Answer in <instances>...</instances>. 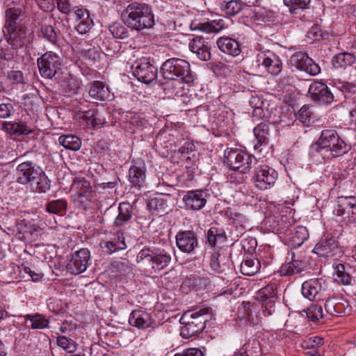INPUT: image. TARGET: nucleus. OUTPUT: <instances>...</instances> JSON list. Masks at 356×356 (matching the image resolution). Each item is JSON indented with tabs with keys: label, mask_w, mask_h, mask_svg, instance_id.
<instances>
[{
	"label": "nucleus",
	"mask_w": 356,
	"mask_h": 356,
	"mask_svg": "<svg viewBox=\"0 0 356 356\" xmlns=\"http://www.w3.org/2000/svg\"><path fill=\"white\" fill-rule=\"evenodd\" d=\"M348 149L335 130L324 129L318 141L311 146L310 154L316 156L319 154L323 159H330L344 154Z\"/></svg>",
	"instance_id": "f257e3e1"
},
{
	"label": "nucleus",
	"mask_w": 356,
	"mask_h": 356,
	"mask_svg": "<svg viewBox=\"0 0 356 356\" xmlns=\"http://www.w3.org/2000/svg\"><path fill=\"white\" fill-rule=\"evenodd\" d=\"M121 19L129 28L140 31L154 25L152 7L145 3L134 2L121 12Z\"/></svg>",
	"instance_id": "f03ea898"
},
{
	"label": "nucleus",
	"mask_w": 356,
	"mask_h": 356,
	"mask_svg": "<svg viewBox=\"0 0 356 356\" xmlns=\"http://www.w3.org/2000/svg\"><path fill=\"white\" fill-rule=\"evenodd\" d=\"M17 181L22 184L35 185L39 193H45L50 188L49 180L42 169L36 164L23 162L17 168Z\"/></svg>",
	"instance_id": "7ed1b4c3"
},
{
	"label": "nucleus",
	"mask_w": 356,
	"mask_h": 356,
	"mask_svg": "<svg viewBox=\"0 0 356 356\" xmlns=\"http://www.w3.org/2000/svg\"><path fill=\"white\" fill-rule=\"evenodd\" d=\"M208 318L209 309L207 307H196L184 312L180 318L182 325L181 336L186 339L197 336L204 329Z\"/></svg>",
	"instance_id": "20e7f679"
},
{
	"label": "nucleus",
	"mask_w": 356,
	"mask_h": 356,
	"mask_svg": "<svg viewBox=\"0 0 356 356\" xmlns=\"http://www.w3.org/2000/svg\"><path fill=\"white\" fill-rule=\"evenodd\" d=\"M161 70L165 79H181L186 83H192L194 80L191 65L184 59L177 58H169L162 64Z\"/></svg>",
	"instance_id": "39448f33"
},
{
	"label": "nucleus",
	"mask_w": 356,
	"mask_h": 356,
	"mask_svg": "<svg viewBox=\"0 0 356 356\" xmlns=\"http://www.w3.org/2000/svg\"><path fill=\"white\" fill-rule=\"evenodd\" d=\"M70 191L76 207L86 210L94 197L90 181L84 177H76L73 179Z\"/></svg>",
	"instance_id": "423d86ee"
},
{
	"label": "nucleus",
	"mask_w": 356,
	"mask_h": 356,
	"mask_svg": "<svg viewBox=\"0 0 356 356\" xmlns=\"http://www.w3.org/2000/svg\"><path fill=\"white\" fill-rule=\"evenodd\" d=\"M254 159L240 149L227 148L225 151L223 163L231 170L241 169V172L247 173L251 169Z\"/></svg>",
	"instance_id": "0eeeda50"
},
{
	"label": "nucleus",
	"mask_w": 356,
	"mask_h": 356,
	"mask_svg": "<svg viewBox=\"0 0 356 356\" xmlns=\"http://www.w3.org/2000/svg\"><path fill=\"white\" fill-rule=\"evenodd\" d=\"M41 76L46 79H52L63 67L62 58L55 52L47 51L37 60Z\"/></svg>",
	"instance_id": "6e6552de"
},
{
	"label": "nucleus",
	"mask_w": 356,
	"mask_h": 356,
	"mask_svg": "<svg viewBox=\"0 0 356 356\" xmlns=\"http://www.w3.org/2000/svg\"><path fill=\"white\" fill-rule=\"evenodd\" d=\"M133 74L137 79L145 83H149L157 77V67L149 58L137 60L131 66Z\"/></svg>",
	"instance_id": "1a4fd4ad"
},
{
	"label": "nucleus",
	"mask_w": 356,
	"mask_h": 356,
	"mask_svg": "<svg viewBox=\"0 0 356 356\" xmlns=\"http://www.w3.org/2000/svg\"><path fill=\"white\" fill-rule=\"evenodd\" d=\"M333 213L344 220L356 222V197H338L335 202Z\"/></svg>",
	"instance_id": "9d476101"
},
{
	"label": "nucleus",
	"mask_w": 356,
	"mask_h": 356,
	"mask_svg": "<svg viewBox=\"0 0 356 356\" xmlns=\"http://www.w3.org/2000/svg\"><path fill=\"white\" fill-rule=\"evenodd\" d=\"M278 174L275 170L268 165H259L254 170L252 180L255 186L260 190H267L274 186Z\"/></svg>",
	"instance_id": "9b49d317"
},
{
	"label": "nucleus",
	"mask_w": 356,
	"mask_h": 356,
	"mask_svg": "<svg viewBox=\"0 0 356 356\" xmlns=\"http://www.w3.org/2000/svg\"><path fill=\"white\" fill-rule=\"evenodd\" d=\"M290 62L298 70L304 71L312 76L317 75L321 72L319 65L309 57L307 54L301 51L296 52L292 55Z\"/></svg>",
	"instance_id": "f8f14e48"
},
{
	"label": "nucleus",
	"mask_w": 356,
	"mask_h": 356,
	"mask_svg": "<svg viewBox=\"0 0 356 356\" xmlns=\"http://www.w3.org/2000/svg\"><path fill=\"white\" fill-rule=\"evenodd\" d=\"M6 28L26 26L30 18L26 8L22 5L6 10Z\"/></svg>",
	"instance_id": "ddd939ff"
},
{
	"label": "nucleus",
	"mask_w": 356,
	"mask_h": 356,
	"mask_svg": "<svg viewBox=\"0 0 356 356\" xmlns=\"http://www.w3.org/2000/svg\"><path fill=\"white\" fill-rule=\"evenodd\" d=\"M90 257V251L86 248L76 251L67 265V271L74 275L84 272L88 268Z\"/></svg>",
	"instance_id": "4468645a"
},
{
	"label": "nucleus",
	"mask_w": 356,
	"mask_h": 356,
	"mask_svg": "<svg viewBox=\"0 0 356 356\" xmlns=\"http://www.w3.org/2000/svg\"><path fill=\"white\" fill-rule=\"evenodd\" d=\"M312 99L320 104H330L334 101V95L326 84L319 81L312 83L309 88Z\"/></svg>",
	"instance_id": "2eb2a0df"
},
{
	"label": "nucleus",
	"mask_w": 356,
	"mask_h": 356,
	"mask_svg": "<svg viewBox=\"0 0 356 356\" xmlns=\"http://www.w3.org/2000/svg\"><path fill=\"white\" fill-rule=\"evenodd\" d=\"M325 282L321 279H311L302 284V295L311 301L321 300L325 291Z\"/></svg>",
	"instance_id": "dca6fc26"
},
{
	"label": "nucleus",
	"mask_w": 356,
	"mask_h": 356,
	"mask_svg": "<svg viewBox=\"0 0 356 356\" xmlns=\"http://www.w3.org/2000/svg\"><path fill=\"white\" fill-rule=\"evenodd\" d=\"M177 248L183 252L192 253L198 246V240L193 231L179 232L176 235Z\"/></svg>",
	"instance_id": "f3484780"
},
{
	"label": "nucleus",
	"mask_w": 356,
	"mask_h": 356,
	"mask_svg": "<svg viewBox=\"0 0 356 356\" xmlns=\"http://www.w3.org/2000/svg\"><path fill=\"white\" fill-rule=\"evenodd\" d=\"M258 61L273 75H277L282 69V63L275 54L267 51L258 54Z\"/></svg>",
	"instance_id": "a211bd4d"
},
{
	"label": "nucleus",
	"mask_w": 356,
	"mask_h": 356,
	"mask_svg": "<svg viewBox=\"0 0 356 356\" xmlns=\"http://www.w3.org/2000/svg\"><path fill=\"white\" fill-rule=\"evenodd\" d=\"M129 323L131 326L142 330L148 328L152 330L157 327V323L152 319L151 315L143 310H134L129 316Z\"/></svg>",
	"instance_id": "6ab92c4d"
},
{
	"label": "nucleus",
	"mask_w": 356,
	"mask_h": 356,
	"mask_svg": "<svg viewBox=\"0 0 356 356\" xmlns=\"http://www.w3.org/2000/svg\"><path fill=\"white\" fill-rule=\"evenodd\" d=\"M7 42L13 49L22 48L28 42V29L26 26L6 28Z\"/></svg>",
	"instance_id": "aec40b11"
},
{
	"label": "nucleus",
	"mask_w": 356,
	"mask_h": 356,
	"mask_svg": "<svg viewBox=\"0 0 356 356\" xmlns=\"http://www.w3.org/2000/svg\"><path fill=\"white\" fill-rule=\"evenodd\" d=\"M258 296L262 302L263 307H265L264 312H267L268 315H271L275 312L273 305L277 299V291L275 285L270 284L261 289L258 292Z\"/></svg>",
	"instance_id": "412c9836"
},
{
	"label": "nucleus",
	"mask_w": 356,
	"mask_h": 356,
	"mask_svg": "<svg viewBox=\"0 0 356 356\" xmlns=\"http://www.w3.org/2000/svg\"><path fill=\"white\" fill-rule=\"evenodd\" d=\"M2 130L13 136H27L34 131V129L23 121H4L1 123Z\"/></svg>",
	"instance_id": "4be33fe9"
},
{
	"label": "nucleus",
	"mask_w": 356,
	"mask_h": 356,
	"mask_svg": "<svg viewBox=\"0 0 356 356\" xmlns=\"http://www.w3.org/2000/svg\"><path fill=\"white\" fill-rule=\"evenodd\" d=\"M191 51L202 60H210L211 54L209 42L202 36L193 38L189 43Z\"/></svg>",
	"instance_id": "5701e85b"
},
{
	"label": "nucleus",
	"mask_w": 356,
	"mask_h": 356,
	"mask_svg": "<svg viewBox=\"0 0 356 356\" xmlns=\"http://www.w3.org/2000/svg\"><path fill=\"white\" fill-rule=\"evenodd\" d=\"M337 244L334 236L330 234L323 235L321 241L315 245L314 252L321 257H331Z\"/></svg>",
	"instance_id": "b1692460"
},
{
	"label": "nucleus",
	"mask_w": 356,
	"mask_h": 356,
	"mask_svg": "<svg viewBox=\"0 0 356 356\" xmlns=\"http://www.w3.org/2000/svg\"><path fill=\"white\" fill-rule=\"evenodd\" d=\"M186 209L200 210L206 204V199L202 191H189L183 197Z\"/></svg>",
	"instance_id": "393cba45"
},
{
	"label": "nucleus",
	"mask_w": 356,
	"mask_h": 356,
	"mask_svg": "<svg viewBox=\"0 0 356 356\" xmlns=\"http://www.w3.org/2000/svg\"><path fill=\"white\" fill-rule=\"evenodd\" d=\"M101 247L108 254L125 250L127 244L123 232H117L111 239L101 243Z\"/></svg>",
	"instance_id": "a878e982"
},
{
	"label": "nucleus",
	"mask_w": 356,
	"mask_h": 356,
	"mask_svg": "<svg viewBox=\"0 0 356 356\" xmlns=\"http://www.w3.org/2000/svg\"><path fill=\"white\" fill-rule=\"evenodd\" d=\"M75 48L80 56L88 60L89 64L94 63L100 58V51L91 44L87 43L86 41L79 42Z\"/></svg>",
	"instance_id": "bb28decb"
},
{
	"label": "nucleus",
	"mask_w": 356,
	"mask_h": 356,
	"mask_svg": "<svg viewBox=\"0 0 356 356\" xmlns=\"http://www.w3.org/2000/svg\"><path fill=\"white\" fill-rule=\"evenodd\" d=\"M74 15L76 21L77 31L81 34L86 33L93 24L88 10L85 8H77L74 10Z\"/></svg>",
	"instance_id": "cd10ccee"
},
{
	"label": "nucleus",
	"mask_w": 356,
	"mask_h": 356,
	"mask_svg": "<svg viewBox=\"0 0 356 356\" xmlns=\"http://www.w3.org/2000/svg\"><path fill=\"white\" fill-rule=\"evenodd\" d=\"M225 27L222 19H213L206 22H193L191 24L192 30H200L206 33H218Z\"/></svg>",
	"instance_id": "c85d7f7f"
},
{
	"label": "nucleus",
	"mask_w": 356,
	"mask_h": 356,
	"mask_svg": "<svg viewBox=\"0 0 356 356\" xmlns=\"http://www.w3.org/2000/svg\"><path fill=\"white\" fill-rule=\"evenodd\" d=\"M303 268L304 265L300 258L293 254L291 258H286L284 264L281 267L280 271L282 275L287 276L301 272Z\"/></svg>",
	"instance_id": "c756f323"
},
{
	"label": "nucleus",
	"mask_w": 356,
	"mask_h": 356,
	"mask_svg": "<svg viewBox=\"0 0 356 356\" xmlns=\"http://www.w3.org/2000/svg\"><path fill=\"white\" fill-rule=\"evenodd\" d=\"M89 95L94 99L101 101L107 100L111 96L108 87L99 81H95L90 83Z\"/></svg>",
	"instance_id": "7c9ffc66"
},
{
	"label": "nucleus",
	"mask_w": 356,
	"mask_h": 356,
	"mask_svg": "<svg viewBox=\"0 0 356 356\" xmlns=\"http://www.w3.org/2000/svg\"><path fill=\"white\" fill-rule=\"evenodd\" d=\"M217 45L220 51L229 55L235 56L241 52L238 42L231 38H220L217 41Z\"/></svg>",
	"instance_id": "2f4dec72"
},
{
	"label": "nucleus",
	"mask_w": 356,
	"mask_h": 356,
	"mask_svg": "<svg viewBox=\"0 0 356 356\" xmlns=\"http://www.w3.org/2000/svg\"><path fill=\"white\" fill-rule=\"evenodd\" d=\"M118 215L114 220V225L116 227H122L131 219L133 207L127 202H122L118 207Z\"/></svg>",
	"instance_id": "473e14b6"
},
{
	"label": "nucleus",
	"mask_w": 356,
	"mask_h": 356,
	"mask_svg": "<svg viewBox=\"0 0 356 356\" xmlns=\"http://www.w3.org/2000/svg\"><path fill=\"white\" fill-rule=\"evenodd\" d=\"M129 181L136 188H141L145 181V168L144 166L133 165L129 170Z\"/></svg>",
	"instance_id": "72a5a7b5"
},
{
	"label": "nucleus",
	"mask_w": 356,
	"mask_h": 356,
	"mask_svg": "<svg viewBox=\"0 0 356 356\" xmlns=\"http://www.w3.org/2000/svg\"><path fill=\"white\" fill-rule=\"evenodd\" d=\"M24 317L26 326L33 330L46 328L49 323V320L40 314H28Z\"/></svg>",
	"instance_id": "f704fd0d"
},
{
	"label": "nucleus",
	"mask_w": 356,
	"mask_h": 356,
	"mask_svg": "<svg viewBox=\"0 0 356 356\" xmlns=\"http://www.w3.org/2000/svg\"><path fill=\"white\" fill-rule=\"evenodd\" d=\"M67 207V201L65 199L53 200L46 204L45 210L49 213L64 216Z\"/></svg>",
	"instance_id": "c9c22d12"
},
{
	"label": "nucleus",
	"mask_w": 356,
	"mask_h": 356,
	"mask_svg": "<svg viewBox=\"0 0 356 356\" xmlns=\"http://www.w3.org/2000/svg\"><path fill=\"white\" fill-rule=\"evenodd\" d=\"M207 242L211 247L222 245L226 238L225 233L222 229L217 227H211L207 232Z\"/></svg>",
	"instance_id": "e433bc0d"
},
{
	"label": "nucleus",
	"mask_w": 356,
	"mask_h": 356,
	"mask_svg": "<svg viewBox=\"0 0 356 356\" xmlns=\"http://www.w3.org/2000/svg\"><path fill=\"white\" fill-rule=\"evenodd\" d=\"M355 56L350 53H341L334 56L332 63L335 68H346L355 63Z\"/></svg>",
	"instance_id": "4c0bfd02"
},
{
	"label": "nucleus",
	"mask_w": 356,
	"mask_h": 356,
	"mask_svg": "<svg viewBox=\"0 0 356 356\" xmlns=\"http://www.w3.org/2000/svg\"><path fill=\"white\" fill-rule=\"evenodd\" d=\"M220 9L228 15H236L238 14L245 4L239 0L223 1L220 3Z\"/></svg>",
	"instance_id": "58836bf2"
},
{
	"label": "nucleus",
	"mask_w": 356,
	"mask_h": 356,
	"mask_svg": "<svg viewBox=\"0 0 356 356\" xmlns=\"http://www.w3.org/2000/svg\"><path fill=\"white\" fill-rule=\"evenodd\" d=\"M270 127L269 123L264 122L259 123L254 129V136L260 145L268 143Z\"/></svg>",
	"instance_id": "ea45409f"
},
{
	"label": "nucleus",
	"mask_w": 356,
	"mask_h": 356,
	"mask_svg": "<svg viewBox=\"0 0 356 356\" xmlns=\"http://www.w3.org/2000/svg\"><path fill=\"white\" fill-rule=\"evenodd\" d=\"M170 261V255L165 252H161L156 254L154 253L151 266L152 268L160 270L167 267Z\"/></svg>",
	"instance_id": "a19ab883"
},
{
	"label": "nucleus",
	"mask_w": 356,
	"mask_h": 356,
	"mask_svg": "<svg viewBox=\"0 0 356 356\" xmlns=\"http://www.w3.org/2000/svg\"><path fill=\"white\" fill-rule=\"evenodd\" d=\"M185 81H182L181 79H167V81L162 84L164 91L167 93L175 96L181 95V90L183 89V83Z\"/></svg>",
	"instance_id": "79ce46f5"
},
{
	"label": "nucleus",
	"mask_w": 356,
	"mask_h": 356,
	"mask_svg": "<svg viewBox=\"0 0 356 356\" xmlns=\"http://www.w3.org/2000/svg\"><path fill=\"white\" fill-rule=\"evenodd\" d=\"M59 143L65 149L76 151L81 146V140L74 135H62L58 138Z\"/></svg>",
	"instance_id": "37998d69"
},
{
	"label": "nucleus",
	"mask_w": 356,
	"mask_h": 356,
	"mask_svg": "<svg viewBox=\"0 0 356 356\" xmlns=\"http://www.w3.org/2000/svg\"><path fill=\"white\" fill-rule=\"evenodd\" d=\"M260 263L258 259H248L241 264V272L247 276L254 275L259 270Z\"/></svg>",
	"instance_id": "c03bdc74"
},
{
	"label": "nucleus",
	"mask_w": 356,
	"mask_h": 356,
	"mask_svg": "<svg viewBox=\"0 0 356 356\" xmlns=\"http://www.w3.org/2000/svg\"><path fill=\"white\" fill-rule=\"evenodd\" d=\"M334 280L343 285H349L352 282V276L346 270V267L342 264H339L335 266Z\"/></svg>",
	"instance_id": "a18cd8bd"
},
{
	"label": "nucleus",
	"mask_w": 356,
	"mask_h": 356,
	"mask_svg": "<svg viewBox=\"0 0 356 356\" xmlns=\"http://www.w3.org/2000/svg\"><path fill=\"white\" fill-rule=\"evenodd\" d=\"M284 3L291 13L297 14L300 11L309 8L311 0H283Z\"/></svg>",
	"instance_id": "49530a36"
},
{
	"label": "nucleus",
	"mask_w": 356,
	"mask_h": 356,
	"mask_svg": "<svg viewBox=\"0 0 356 356\" xmlns=\"http://www.w3.org/2000/svg\"><path fill=\"white\" fill-rule=\"evenodd\" d=\"M83 118L86 120L88 125L97 127L105 123V120L101 118L99 113L94 109H89L83 112Z\"/></svg>",
	"instance_id": "de8ad7c7"
},
{
	"label": "nucleus",
	"mask_w": 356,
	"mask_h": 356,
	"mask_svg": "<svg viewBox=\"0 0 356 356\" xmlns=\"http://www.w3.org/2000/svg\"><path fill=\"white\" fill-rule=\"evenodd\" d=\"M57 344L68 353H73L77 348L76 343L67 336H58Z\"/></svg>",
	"instance_id": "09e8293b"
},
{
	"label": "nucleus",
	"mask_w": 356,
	"mask_h": 356,
	"mask_svg": "<svg viewBox=\"0 0 356 356\" xmlns=\"http://www.w3.org/2000/svg\"><path fill=\"white\" fill-rule=\"evenodd\" d=\"M302 315L305 313L307 317L313 321H316L323 317V308L321 306L314 304L307 309L302 311Z\"/></svg>",
	"instance_id": "8fccbe9b"
},
{
	"label": "nucleus",
	"mask_w": 356,
	"mask_h": 356,
	"mask_svg": "<svg viewBox=\"0 0 356 356\" xmlns=\"http://www.w3.org/2000/svg\"><path fill=\"white\" fill-rule=\"evenodd\" d=\"M309 237L307 229L303 226H299L296 229L292 236V241L297 246L301 245Z\"/></svg>",
	"instance_id": "3c124183"
},
{
	"label": "nucleus",
	"mask_w": 356,
	"mask_h": 356,
	"mask_svg": "<svg viewBox=\"0 0 356 356\" xmlns=\"http://www.w3.org/2000/svg\"><path fill=\"white\" fill-rule=\"evenodd\" d=\"M109 31L113 37L119 39H125L129 37V31L120 23L115 22L109 26Z\"/></svg>",
	"instance_id": "603ef678"
},
{
	"label": "nucleus",
	"mask_w": 356,
	"mask_h": 356,
	"mask_svg": "<svg viewBox=\"0 0 356 356\" xmlns=\"http://www.w3.org/2000/svg\"><path fill=\"white\" fill-rule=\"evenodd\" d=\"M324 344V339L318 336L309 337L304 340L301 346L305 349H315Z\"/></svg>",
	"instance_id": "864d4df0"
},
{
	"label": "nucleus",
	"mask_w": 356,
	"mask_h": 356,
	"mask_svg": "<svg viewBox=\"0 0 356 356\" xmlns=\"http://www.w3.org/2000/svg\"><path fill=\"white\" fill-rule=\"evenodd\" d=\"M311 114L309 107L307 105L302 106L296 115V118L306 126L311 122Z\"/></svg>",
	"instance_id": "5fc2aeb1"
},
{
	"label": "nucleus",
	"mask_w": 356,
	"mask_h": 356,
	"mask_svg": "<svg viewBox=\"0 0 356 356\" xmlns=\"http://www.w3.org/2000/svg\"><path fill=\"white\" fill-rule=\"evenodd\" d=\"M42 35L51 43L56 41V33L51 25L42 24L40 28Z\"/></svg>",
	"instance_id": "6e6d98bb"
},
{
	"label": "nucleus",
	"mask_w": 356,
	"mask_h": 356,
	"mask_svg": "<svg viewBox=\"0 0 356 356\" xmlns=\"http://www.w3.org/2000/svg\"><path fill=\"white\" fill-rule=\"evenodd\" d=\"M225 216L229 220H232L234 223L242 225L241 223L244 220V216L242 213L236 211L235 209L227 208L225 211Z\"/></svg>",
	"instance_id": "4d7b16f0"
},
{
	"label": "nucleus",
	"mask_w": 356,
	"mask_h": 356,
	"mask_svg": "<svg viewBox=\"0 0 356 356\" xmlns=\"http://www.w3.org/2000/svg\"><path fill=\"white\" fill-rule=\"evenodd\" d=\"M15 108L11 103L0 104V118L6 119L15 113Z\"/></svg>",
	"instance_id": "13d9d810"
},
{
	"label": "nucleus",
	"mask_w": 356,
	"mask_h": 356,
	"mask_svg": "<svg viewBox=\"0 0 356 356\" xmlns=\"http://www.w3.org/2000/svg\"><path fill=\"white\" fill-rule=\"evenodd\" d=\"M153 254V251L149 248H143L138 253L136 261L138 263H144L145 261H149L151 264Z\"/></svg>",
	"instance_id": "bf43d9fd"
},
{
	"label": "nucleus",
	"mask_w": 356,
	"mask_h": 356,
	"mask_svg": "<svg viewBox=\"0 0 356 356\" xmlns=\"http://www.w3.org/2000/svg\"><path fill=\"white\" fill-rule=\"evenodd\" d=\"M19 268L21 273H24L25 274L28 275L29 278H31L33 282L39 281L44 275L42 273H36L30 267L25 265H22Z\"/></svg>",
	"instance_id": "052dcab7"
},
{
	"label": "nucleus",
	"mask_w": 356,
	"mask_h": 356,
	"mask_svg": "<svg viewBox=\"0 0 356 356\" xmlns=\"http://www.w3.org/2000/svg\"><path fill=\"white\" fill-rule=\"evenodd\" d=\"M294 83V79L292 76L289 75H284L282 76L279 81L278 87L284 90L286 87L291 86Z\"/></svg>",
	"instance_id": "680f3d73"
},
{
	"label": "nucleus",
	"mask_w": 356,
	"mask_h": 356,
	"mask_svg": "<svg viewBox=\"0 0 356 356\" xmlns=\"http://www.w3.org/2000/svg\"><path fill=\"white\" fill-rule=\"evenodd\" d=\"M337 299L330 298L328 299L325 303V308L326 312L332 316H334L337 314L335 312V307L337 306Z\"/></svg>",
	"instance_id": "e2e57ef3"
},
{
	"label": "nucleus",
	"mask_w": 356,
	"mask_h": 356,
	"mask_svg": "<svg viewBox=\"0 0 356 356\" xmlns=\"http://www.w3.org/2000/svg\"><path fill=\"white\" fill-rule=\"evenodd\" d=\"M175 356H204V354L200 349L191 348L176 353Z\"/></svg>",
	"instance_id": "0e129e2a"
},
{
	"label": "nucleus",
	"mask_w": 356,
	"mask_h": 356,
	"mask_svg": "<svg viewBox=\"0 0 356 356\" xmlns=\"http://www.w3.org/2000/svg\"><path fill=\"white\" fill-rule=\"evenodd\" d=\"M58 10L65 14H68L71 11V4L70 0H56Z\"/></svg>",
	"instance_id": "69168bd1"
},
{
	"label": "nucleus",
	"mask_w": 356,
	"mask_h": 356,
	"mask_svg": "<svg viewBox=\"0 0 356 356\" xmlns=\"http://www.w3.org/2000/svg\"><path fill=\"white\" fill-rule=\"evenodd\" d=\"M346 309V307L345 304L337 299V306L335 307V312H337V314L334 316H339L342 314H345Z\"/></svg>",
	"instance_id": "338daca9"
},
{
	"label": "nucleus",
	"mask_w": 356,
	"mask_h": 356,
	"mask_svg": "<svg viewBox=\"0 0 356 356\" xmlns=\"http://www.w3.org/2000/svg\"><path fill=\"white\" fill-rule=\"evenodd\" d=\"M22 222H24L25 227L29 229H32L34 232H38L41 229L38 225L33 223L31 220H23ZM30 232H31V230H30Z\"/></svg>",
	"instance_id": "774afa93"
}]
</instances>
